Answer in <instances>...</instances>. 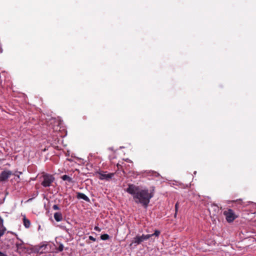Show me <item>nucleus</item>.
Returning <instances> with one entry per match:
<instances>
[{
	"label": "nucleus",
	"instance_id": "nucleus-1",
	"mask_svg": "<svg viewBox=\"0 0 256 256\" xmlns=\"http://www.w3.org/2000/svg\"><path fill=\"white\" fill-rule=\"evenodd\" d=\"M126 192L130 194L136 204H141L144 208H147L150 200L154 196V188L149 190L148 188L141 189L139 186L132 184H128Z\"/></svg>",
	"mask_w": 256,
	"mask_h": 256
},
{
	"label": "nucleus",
	"instance_id": "nucleus-2",
	"mask_svg": "<svg viewBox=\"0 0 256 256\" xmlns=\"http://www.w3.org/2000/svg\"><path fill=\"white\" fill-rule=\"evenodd\" d=\"M224 215L228 222H232L237 218L238 216L236 214L234 210L230 208L227 209L224 212Z\"/></svg>",
	"mask_w": 256,
	"mask_h": 256
},
{
	"label": "nucleus",
	"instance_id": "nucleus-3",
	"mask_svg": "<svg viewBox=\"0 0 256 256\" xmlns=\"http://www.w3.org/2000/svg\"><path fill=\"white\" fill-rule=\"evenodd\" d=\"M54 180V178L53 176L49 174H44L43 175V180L41 184L44 187H49Z\"/></svg>",
	"mask_w": 256,
	"mask_h": 256
},
{
	"label": "nucleus",
	"instance_id": "nucleus-4",
	"mask_svg": "<svg viewBox=\"0 0 256 256\" xmlns=\"http://www.w3.org/2000/svg\"><path fill=\"white\" fill-rule=\"evenodd\" d=\"M28 249L26 247L25 244L17 238V252L23 255L28 252Z\"/></svg>",
	"mask_w": 256,
	"mask_h": 256
},
{
	"label": "nucleus",
	"instance_id": "nucleus-5",
	"mask_svg": "<svg viewBox=\"0 0 256 256\" xmlns=\"http://www.w3.org/2000/svg\"><path fill=\"white\" fill-rule=\"evenodd\" d=\"M151 238L150 234H142V236H136L134 238L132 243L136 244H139L144 240H146Z\"/></svg>",
	"mask_w": 256,
	"mask_h": 256
},
{
	"label": "nucleus",
	"instance_id": "nucleus-6",
	"mask_svg": "<svg viewBox=\"0 0 256 256\" xmlns=\"http://www.w3.org/2000/svg\"><path fill=\"white\" fill-rule=\"evenodd\" d=\"M99 178L102 180H110L114 176V173L106 174V172L99 173Z\"/></svg>",
	"mask_w": 256,
	"mask_h": 256
},
{
	"label": "nucleus",
	"instance_id": "nucleus-7",
	"mask_svg": "<svg viewBox=\"0 0 256 256\" xmlns=\"http://www.w3.org/2000/svg\"><path fill=\"white\" fill-rule=\"evenodd\" d=\"M11 172L10 171H4L0 174V180L4 181L8 178L10 176Z\"/></svg>",
	"mask_w": 256,
	"mask_h": 256
},
{
	"label": "nucleus",
	"instance_id": "nucleus-8",
	"mask_svg": "<svg viewBox=\"0 0 256 256\" xmlns=\"http://www.w3.org/2000/svg\"><path fill=\"white\" fill-rule=\"evenodd\" d=\"M76 198L78 199H82L87 202H90V198L86 194L80 192L76 193Z\"/></svg>",
	"mask_w": 256,
	"mask_h": 256
},
{
	"label": "nucleus",
	"instance_id": "nucleus-9",
	"mask_svg": "<svg viewBox=\"0 0 256 256\" xmlns=\"http://www.w3.org/2000/svg\"><path fill=\"white\" fill-rule=\"evenodd\" d=\"M22 221H23L24 225L26 228H28L30 227V220H28V218H26L25 215L23 216Z\"/></svg>",
	"mask_w": 256,
	"mask_h": 256
},
{
	"label": "nucleus",
	"instance_id": "nucleus-10",
	"mask_svg": "<svg viewBox=\"0 0 256 256\" xmlns=\"http://www.w3.org/2000/svg\"><path fill=\"white\" fill-rule=\"evenodd\" d=\"M54 218L56 222H60L62 220V215L60 212H56L54 214Z\"/></svg>",
	"mask_w": 256,
	"mask_h": 256
},
{
	"label": "nucleus",
	"instance_id": "nucleus-11",
	"mask_svg": "<svg viewBox=\"0 0 256 256\" xmlns=\"http://www.w3.org/2000/svg\"><path fill=\"white\" fill-rule=\"evenodd\" d=\"M61 178H62V179L63 180L68 181L69 182H72V178L68 176V175H66V174L63 175L61 177Z\"/></svg>",
	"mask_w": 256,
	"mask_h": 256
},
{
	"label": "nucleus",
	"instance_id": "nucleus-12",
	"mask_svg": "<svg viewBox=\"0 0 256 256\" xmlns=\"http://www.w3.org/2000/svg\"><path fill=\"white\" fill-rule=\"evenodd\" d=\"M109 238H110V236L108 234H102L100 236V238L104 240H107L109 239Z\"/></svg>",
	"mask_w": 256,
	"mask_h": 256
},
{
	"label": "nucleus",
	"instance_id": "nucleus-13",
	"mask_svg": "<svg viewBox=\"0 0 256 256\" xmlns=\"http://www.w3.org/2000/svg\"><path fill=\"white\" fill-rule=\"evenodd\" d=\"M160 232L158 230H154V233L150 234V236H151V237L152 236H155L158 237L160 236Z\"/></svg>",
	"mask_w": 256,
	"mask_h": 256
},
{
	"label": "nucleus",
	"instance_id": "nucleus-14",
	"mask_svg": "<svg viewBox=\"0 0 256 256\" xmlns=\"http://www.w3.org/2000/svg\"><path fill=\"white\" fill-rule=\"evenodd\" d=\"M6 230V228L3 226H0V237L2 236Z\"/></svg>",
	"mask_w": 256,
	"mask_h": 256
},
{
	"label": "nucleus",
	"instance_id": "nucleus-15",
	"mask_svg": "<svg viewBox=\"0 0 256 256\" xmlns=\"http://www.w3.org/2000/svg\"><path fill=\"white\" fill-rule=\"evenodd\" d=\"M152 175L156 177H158L160 176V174L158 172L154 171L152 172Z\"/></svg>",
	"mask_w": 256,
	"mask_h": 256
},
{
	"label": "nucleus",
	"instance_id": "nucleus-16",
	"mask_svg": "<svg viewBox=\"0 0 256 256\" xmlns=\"http://www.w3.org/2000/svg\"><path fill=\"white\" fill-rule=\"evenodd\" d=\"M52 208L54 210H60V208H59V206L57 204L54 205L53 206H52Z\"/></svg>",
	"mask_w": 256,
	"mask_h": 256
},
{
	"label": "nucleus",
	"instance_id": "nucleus-17",
	"mask_svg": "<svg viewBox=\"0 0 256 256\" xmlns=\"http://www.w3.org/2000/svg\"><path fill=\"white\" fill-rule=\"evenodd\" d=\"M62 229L64 230H66V232H68V230L66 228V227L62 225H60L59 226Z\"/></svg>",
	"mask_w": 256,
	"mask_h": 256
},
{
	"label": "nucleus",
	"instance_id": "nucleus-18",
	"mask_svg": "<svg viewBox=\"0 0 256 256\" xmlns=\"http://www.w3.org/2000/svg\"><path fill=\"white\" fill-rule=\"evenodd\" d=\"M3 220L2 219V218L0 216V226H3L4 225H3Z\"/></svg>",
	"mask_w": 256,
	"mask_h": 256
},
{
	"label": "nucleus",
	"instance_id": "nucleus-19",
	"mask_svg": "<svg viewBox=\"0 0 256 256\" xmlns=\"http://www.w3.org/2000/svg\"><path fill=\"white\" fill-rule=\"evenodd\" d=\"M89 239L94 242H95L96 240V239L94 238L92 236H89Z\"/></svg>",
	"mask_w": 256,
	"mask_h": 256
},
{
	"label": "nucleus",
	"instance_id": "nucleus-20",
	"mask_svg": "<svg viewBox=\"0 0 256 256\" xmlns=\"http://www.w3.org/2000/svg\"><path fill=\"white\" fill-rule=\"evenodd\" d=\"M64 249V246L62 244L60 245L58 247V250L60 251H62Z\"/></svg>",
	"mask_w": 256,
	"mask_h": 256
},
{
	"label": "nucleus",
	"instance_id": "nucleus-21",
	"mask_svg": "<svg viewBox=\"0 0 256 256\" xmlns=\"http://www.w3.org/2000/svg\"><path fill=\"white\" fill-rule=\"evenodd\" d=\"M94 230L98 232L100 231V229L98 226H96L94 227Z\"/></svg>",
	"mask_w": 256,
	"mask_h": 256
},
{
	"label": "nucleus",
	"instance_id": "nucleus-22",
	"mask_svg": "<svg viewBox=\"0 0 256 256\" xmlns=\"http://www.w3.org/2000/svg\"><path fill=\"white\" fill-rule=\"evenodd\" d=\"M178 203L176 202V204H175V210H176V212L178 211Z\"/></svg>",
	"mask_w": 256,
	"mask_h": 256
},
{
	"label": "nucleus",
	"instance_id": "nucleus-23",
	"mask_svg": "<svg viewBox=\"0 0 256 256\" xmlns=\"http://www.w3.org/2000/svg\"><path fill=\"white\" fill-rule=\"evenodd\" d=\"M0 256H8L6 254L0 252Z\"/></svg>",
	"mask_w": 256,
	"mask_h": 256
},
{
	"label": "nucleus",
	"instance_id": "nucleus-24",
	"mask_svg": "<svg viewBox=\"0 0 256 256\" xmlns=\"http://www.w3.org/2000/svg\"><path fill=\"white\" fill-rule=\"evenodd\" d=\"M2 48L1 47V46L0 45V53H2Z\"/></svg>",
	"mask_w": 256,
	"mask_h": 256
},
{
	"label": "nucleus",
	"instance_id": "nucleus-25",
	"mask_svg": "<svg viewBox=\"0 0 256 256\" xmlns=\"http://www.w3.org/2000/svg\"><path fill=\"white\" fill-rule=\"evenodd\" d=\"M20 95L24 97H25V95L23 94H20Z\"/></svg>",
	"mask_w": 256,
	"mask_h": 256
},
{
	"label": "nucleus",
	"instance_id": "nucleus-26",
	"mask_svg": "<svg viewBox=\"0 0 256 256\" xmlns=\"http://www.w3.org/2000/svg\"><path fill=\"white\" fill-rule=\"evenodd\" d=\"M119 166H120V165L119 164H117V166H118V168H119Z\"/></svg>",
	"mask_w": 256,
	"mask_h": 256
},
{
	"label": "nucleus",
	"instance_id": "nucleus-27",
	"mask_svg": "<svg viewBox=\"0 0 256 256\" xmlns=\"http://www.w3.org/2000/svg\"><path fill=\"white\" fill-rule=\"evenodd\" d=\"M126 160H127L128 162H130V160H128V159Z\"/></svg>",
	"mask_w": 256,
	"mask_h": 256
}]
</instances>
